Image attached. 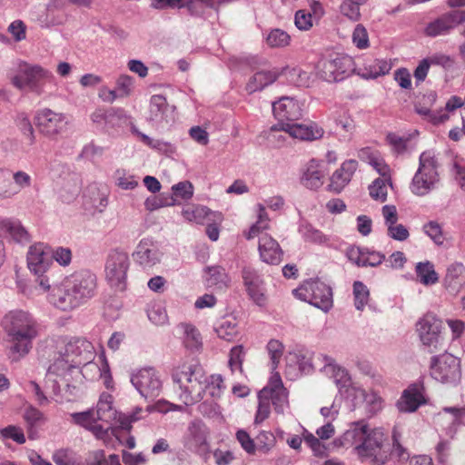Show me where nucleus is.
I'll list each match as a JSON object with an SVG mask.
<instances>
[{
	"label": "nucleus",
	"instance_id": "nucleus-1",
	"mask_svg": "<svg viewBox=\"0 0 465 465\" xmlns=\"http://www.w3.org/2000/svg\"><path fill=\"white\" fill-rule=\"evenodd\" d=\"M97 277L89 270L77 271L66 276L48 291L47 300L55 308L71 312L86 303L96 293Z\"/></svg>",
	"mask_w": 465,
	"mask_h": 465
},
{
	"label": "nucleus",
	"instance_id": "nucleus-2",
	"mask_svg": "<svg viewBox=\"0 0 465 465\" xmlns=\"http://www.w3.org/2000/svg\"><path fill=\"white\" fill-rule=\"evenodd\" d=\"M385 435L381 428L371 429L364 420L353 421L339 438L334 440L337 447H353L361 459H371L377 464H384L387 455L382 451Z\"/></svg>",
	"mask_w": 465,
	"mask_h": 465
},
{
	"label": "nucleus",
	"instance_id": "nucleus-3",
	"mask_svg": "<svg viewBox=\"0 0 465 465\" xmlns=\"http://www.w3.org/2000/svg\"><path fill=\"white\" fill-rule=\"evenodd\" d=\"M2 327L6 333L8 358L11 361H19L33 348V341L38 336V323L27 311L13 310L2 320Z\"/></svg>",
	"mask_w": 465,
	"mask_h": 465
},
{
	"label": "nucleus",
	"instance_id": "nucleus-4",
	"mask_svg": "<svg viewBox=\"0 0 465 465\" xmlns=\"http://www.w3.org/2000/svg\"><path fill=\"white\" fill-rule=\"evenodd\" d=\"M94 345L84 338H58L55 341L53 363L48 368V374L64 376L73 368L90 363L94 359Z\"/></svg>",
	"mask_w": 465,
	"mask_h": 465
},
{
	"label": "nucleus",
	"instance_id": "nucleus-5",
	"mask_svg": "<svg viewBox=\"0 0 465 465\" xmlns=\"http://www.w3.org/2000/svg\"><path fill=\"white\" fill-rule=\"evenodd\" d=\"M27 267L35 276V286L27 284L25 282H17L19 292L27 297H34L42 292H48L52 285L48 276V270L52 266V252L49 246L43 242L30 246L27 252Z\"/></svg>",
	"mask_w": 465,
	"mask_h": 465
},
{
	"label": "nucleus",
	"instance_id": "nucleus-6",
	"mask_svg": "<svg viewBox=\"0 0 465 465\" xmlns=\"http://www.w3.org/2000/svg\"><path fill=\"white\" fill-rule=\"evenodd\" d=\"M7 75L14 87L37 96L45 94L54 84V77L49 70L24 61L15 63Z\"/></svg>",
	"mask_w": 465,
	"mask_h": 465
},
{
	"label": "nucleus",
	"instance_id": "nucleus-7",
	"mask_svg": "<svg viewBox=\"0 0 465 465\" xmlns=\"http://www.w3.org/2000/svg\"><path fill=\"white\" fill-rule=\"evenodd\" d=\"M174 391L185 405H193L205 396V374L200 366L183 364L172 374Z\"/></svg>",
	"mask_w": 465,
	"mask_h": 465
},
{
	"label": "nucleus",
	"instance_id": "nucleus-8",
	"mask_svg": "<svg viewBox=\"0 0 465 465\" xmlns=\"http://www.w3.org/2000/svg\"><path fill=\"white\" fill-rule=\"evenodd\" d=\"M419 160V168L412 178L410 188L415 195L424 196L433 190L440 181L439 163L432 151L423 152Z\"/></svg>",
	"mask_w": 465,
	"mask_h": 465
},
{
	"label": "nucleus",
	"instance_id": "nucleus-9",
	"mask_svg": "<svg viewBox=\"0 0 465 465\" xmlns=\"http://www.w3.org/2000/svg\"><path fill=\"white\" fill-rule=\"evenodd\" d=\"M294 296L327 312L333 306L331 288L320 280L310 279L292 291Z\"/></svg>",
	"mask_w": 465,
	"mask_h": 465
},
{
	"label": "nucleus",
	"instance_id": "nucleus-10",
	"mask_svg": "<svg viewBox=\"0 0 465 465\" xmlns=\"http://www.w3.org/2000/svg\"><path fill=\"white\" fill-rule=\"evenodd\" d=\"M430 373L433 380L446 385L456 386L461 379L460 361L450 353L433 356Z\"/></svg>",
	"mask_w": 465,
	"mask_h": 465
},
{
	"label": "nucleus",
	"instance_id": "nucleus-11",
	"mask_svg": "<svg viewBox=\"0 0 465 465\" xmlns=\"http://www.w3.org/2000/svg\"><path fill=\"white\" fill-rule=\"evenodd\" d=\"M354 69L352 58L346 54H331L318 64L319 76L326 82H340L348 77Z\"/></svg>",
	"mask_w": 465,
	"mask_h": 465
},
{
	"label": "nucleus",
	"instance_id": "nucleus-12",
	"mask_svg": "<svg viewBox=\"0 0 465 465\" xmlns=\"http://www.w3.org/2000/svg\"><path fill=\"white\" fill-rule=\"evenodd\" d=\"M129 266L130 260L126 252L112 251L105 262V278L109 284L123 291L125 288Z\"/></svg>",
	"mask_w": 465,
	"mask_h": 465
},
{
	"label": "nucleus",
	"instance_id": "nucleus-13",
	"mask_svg": "<svg viewBox=\"0 0 465 465\" xmlns=\"http://www.w3.org/2000/svg\"><path fill=\"white\" fill-rule=\"evenodd\" d=\"M441 321L433 314H426L417 323V331L420 341L430 352L443 349V340L440 335Z\"/></svg>",
	"mask_w": 465,
	"mask_h": 465
},
{
	"label": "nucleus",
	"instance_id": "nucleus-14",
	"mask_svg": "<svg viewBox=\"0 0 465 465\" xmlns=\"http://www.w3.org/2000/svg\"><path fill=\"white\" fill-rule=\"evenodd\" d=\"M131 382L145 399H153L160 395L163 382L158 371L152 367L143 368L131 376Z\"/></svg>",
	"mask_w": 465,
	"mask_h": 465
},
{
	"label": "nucleus",
	"instance_id": "nucleus-15",
	"mask_svg": "<svg viewBox=\"0 0 465 465\" xmlns=\"http://www.w3.org/2000/svg\"><path fill=\"white\" fill-rule=\"evenodd\" d=\"M313 361L314 364H317V361H321L323 364L322 367L320 368V371L332 379L340 390L345 389L348 397L350 389L351 387H357L351 383L347 370L338 365L331 357L325 354H319Z\"/></svg>",
	"mask_w": 465,
	"mask_h": 465
},
{
	"label": "nucleus",
	"instance_id": "nucleus-16",
	"mask_svg": "<svg viewBox=\"0 0 465 465\" xmlns=\"http://www.w3.org/2000/svg\"><path fill=\"white\" fill-rule=\"evenodd\" d=\"M209 429L201 420H193L183 438L185 449L193 452L204 451L208 447Z\"/></svg>",
	"mask_w": 465,
	"mask_h": 465
},
{
	"label": "nucleus",
	"instance_id": "nucleus-17",
	"mask_svg": "<svg viewBox=\"0 0 465 465\" xmlns=\"http://www.w3.org/2000/svg\"><path fill=\"white\" fill-rule=\"evenodd\" d=\"M242 276L250 299L258 306H264L267 297L262 276L251 267H244L242 272Z\"/></svg>",
	"mask_w": 465,
	"mask_h": 465
},
{
	"label": "nucleus",
	"instance_id": "nucleus-18",
	"mask_svg": "<svg viewBox=\"0 0 465 465\" xmlns=\"http://www.w3.org/2000/svg\"><path fill=\"white\" fill-rule=\"evenodd\" d=\"M427 403L425 389L422 383H412L401 393L396 402L400 412H415L420 406Z\"/></svg>",
	"mask_w": 465,
	"mask_h": 465
},
{
	"label": "nucleus",
	"instance_id": "nucleus-19",
	"mask_svg": "<svg viewBox=\"0 0 465 465\" xmlns=\"http://www.w3.org/2000/svg\"><path fill=\"white\" fill-rule=\"evenodd\" d=\"M68 124L65 114L44 109L37 114L36 124L42 134L54 136L63 132Z\"/></svg>",
	"mask_w": 465,
	"mask_h": 465
},
{
	"label": "nucleus",
	"instance_id": "nucleus-20",
	"mask_svg": "<svg viewBox=\"0 0 465 465\" xmlns=\"http://www.w3.org/2000/svg\"><path fill=\"white\" fill-rule=\"evenodd\" d=\"M272 113L278 123H292L302 116V104L296 99L283 96L273 102Z\"/></svg>",
	"mask_w": 465,
	"mask_h": 465
},
{
	"label": "nucleus",
	"instance_id": "nucleus-21",
	"mask_svg": "<svg viewBox=\"0 0 465 465\" xmlns=\"http://www.w3.org/2000/svg\"><path fill=\"white\" fill-rule=\"evenodd\" d=\"M465 22V11L454 10L430 22L425 34L430 37L447 35L456 25Z\"/></svg>",
	"mask_w": 465,
	"mask_h": 465
},
{
	"label": "nucleus",
	"instance_id": "nucleus-22",
	"mask_svg": "<svg viewBox=\"0 0 465 465\" xmlns=\"http://www.w3.org/2000/svg\"><path fill=\"white\" fill-rule=\"evenodd\" d=\"M280 128L288 134V137L302 141H314L322 137L324 131L317 124L280 123Z\"/></svg>",
	"mask_w": 465,
	"mask_h": 465
},
{
	"label": "nucleus",
	"instance_id": "nucleus-23",
	"mask_svg": "<svg viewBox=\"0 0 465 465\" xmlns=\"http://www.w3.org/2000/svg\"><path fill=\"white\" fill-rule=\"evenodd\" d=\"M158 246L149 239H143L133 253L134 260L143 269H150L158 264L162 259Z\"/></svg>",
	"mask_w": 465,
	"mask_h": 465
},
{
	"label": "nucleus",
	"instance_id": "nucleus-24",
	"mask_svg": "<svg viewBox=\"0 0 465 465\" xmlns=\"http://www.w3.org/2000/svg\"><path fill=\"white\" fill-rule=\"evenodd\" d=\"M13 180L15 186L8 179L5 170L0 169V198H11L17 194L22 189L31 186V176L23 171H17L13 174Z\"/></svg>",
	"mask_w": 465,
	"mask_h": 465
},
{
	"label": "nucleus",
	"instance_id": "nucleus-25",
	"mask_svg": "<svg viewBox=\"0 0 465 465\" xmlns=\"http://www.w3.org/2000/svg\"><path fill=\"white\" fill-rule=\"evenodd\" d=\"M72 421L93 433L95 438L104 440L108 436L107 427L101 423L96 415L94 409H89L81 412H74L70 414Z\"/></svg>",
	"mask_w": 465,
	"mask_h": 465
},
{
	"label": "nucleus",
	"instance_id": "nucleus-26",
	"mask_svg": "<svg viewBox=\"0 0 465 465\" xmlns=\"http://www.w3.org/2000/svg\"><path fill=\"white\" fill-rule=\"evenodd\" d=\"M325 175L324 164L320 161L312 159L302 170L301 183L310 190H317L323 184Z\"/></svg>",
	"mask_w": 465,
	"mask_h": 465
},
{
	"label": "nucleus",
	"instance_id": "nucleus-27",
	"mask_svg": "<svg viewBox=\"0 0 465 465\" xmlns=\"http://www.w3.org/2000/svg\"><path fill=\"white\" fill-rule=\"evenodd\" d=\"M258 250L262 262L268 264H279L282 262V250L278 242L268 233L259 236Z\"/></svg>",
	"mask_w": 465,
	"mask_h": 465
},
{
	"label": "nucleus",
	"instance_id": "nucleus-28",
	"mask_svg": "<svg viewBox=\"0 0 465 465\" xmlns=\"http://www.w3.org/2000/svg\"><path fill=\"white\" fill-rule=\"evenodd\" d=\"M94 414L98 420L107 427V432L112 429L114 421L119 420L118 412L113 406V397L107 392H104L100 395L96 408L94 409Z\"/></svg>",
	"mask_w": 465,
	"mask_h": 465
},
{
	"label": "nucleus",
	"instance_id": "nucleus-29",
	"mask_svg": "<svg viewBox=\"0 0 465 465\" xmlns=\"http://www.w3.org/2000/svg\"><path fill=\"white\" fill-rule=\"evenodd\" d=\"M438 417L442 421L448 423L445 427V433L450 439L456 435L458 429L465 422V408L445 407Z\"/></svg>",
	"mask_w": 465,
	"mask_h": 465
},
{
	"label": "nucleus",
	"instance_id": "nucleus-30",
	"mask_svg": "<svg viewBox=\"0 0 465 465\" xmlns=\"http://www.w3.org/2000/svg\"><path fill=\"white\" fill-rule=\"evenodd\" d=\"M349 397L356 401L355 405L359 401H362L370 416L375 415L382 408V399L376 392L366 391L364 389L358 386L350 389Z\"/></svg>",
	"mask_w": 465,
	"mask_h": 465
},
{
	"label": "nucleus",
	"instance_id": "nucleus-31",
	"mask_svg": "<svg viewBox=\"0 0 465 465\" xmlns=\"http://www.w3.org/2000/svg\"><path fill=\"white\" fill-rule=\"evenodd\" d=\"M357 167L358 162L356 160L345 161L341 168L333 173L329 184L330 190L337 193H341L351 181Z\"/></svg>",
	"mask_w": 465,
	"mask_h": 465
},
{
	"label": "nucleus",
	"instance_id": "nucleus-32",
	"mask_svg": "<svg viewBox=\"0 0 465 465\" xmlns=\"http://www.w3.org/2000/svg\"><path fill=\"white\" fill-rule=\"evenodd\" d=\"M203 279L207 288L223 290L229 287L231 278L225 269L220 265L207 266L203 269Z\"/></svg>",
	"mask_w": 465,
	"mask_h": 465
},
{
	"label": "nucleus",
	"instance_id": "nucleus-33",
	"mask_svg": "<svg viewBox=\"0 0 465 465\" xmlns=\"http://www.w3.org/2000/svg\"><path fill=\"white\" fill-rule=\"evenodd\" d=\"M298 232L306 242L328 247L331 246V237L324 234L322 231L306 221H302L299 223Z\"/></svg>",
	"mask_w": 465,
	"mask_h": 465
},
{
	"label": "nucleus",
	"instance_id": "nucleus-34",
	"mask_svg": "<svg viewBox=\"0 0 465 465\" xmlns=\"http://www.w3.org/2000/svg\"><path fill=\"white\" fill-rule=\"evenodd\" d=\"M278 77L279 72L276 69L258 71L246 84V91L250 94L262 91L266 86L274 83Z\"/></svg>",
	"mask_w": 465,
	"mask_h": 465
},
{
	"label": "nucleus",
	"instance_id": "nucleus-35",
	"mask_svg": "<svg viewBox=\"0 0 465 465\" xmlns=\"http://www.w3.org/2000/svg\"><path fill=\"white\" fill-rule=\"evenodd\" d=\"M150 120L161 124L168 123L171 112L166 98L161 94H154L150 99Z\"/></svg>",
	"mask_w": 465,
	"mask_h": 465
},
{
	"label": "nucleus",
	"instance_id": "nucleus-36",
	"mask_svg": "<svg viewBox=\"0 0 465 465\" xmlns=\"http://www.w3.org/2000/svg\"><path fill=\"white\" fill-rule=\"evenodd\" d=\"M214 331L220 339L232 341L238 335L237 320L232 316H225L218 320L214 324Z\"/></svg>",
	"mask_w": 465,
	"mask_h": 465
},
{
	"label": "nucleus",
	"instance_id": "nucleus-37",
	"mask_svg": "<svg viewBox=\"0 0 465 465\" xmlns=\"http://www.w3.org/2000/svg\"><path fill=\"white\" fill-rule=\"evenodd\" d=\"M223 0H152V6L163 9L167 6L183 7L187 5L192 8L199 4H204L212 8H218Z\"/></svg>",
	"mask_w": 465,
	"mask_h": 465
},
{
	"label": "nucleus",
	"instance_id": "nucleus-38",
	"mask_svg": "<svg viewBox=\"0 0 465 465\" xmlns=\"http://www.w3.org/2000/svg\"><path fill=\"white\" fill-rule=\"evenodd\" d=\"M0 227L16 242L25 243L29 241V233L18 220L5 219L0 223Z\"/></svg>",
	"mask_w": 465,
	"mask_h": 465
},
{
	"label": "nucleus",
	"instance_id": "nucleus-39",
	"mask_svg": "<svg viewBox=\"0 0 465 465\" xmlns=\"http://www.w3.org/2000/svg\"><path fill=\"white\" fill-rule=\"evenodd\" d=\"M391 69V65L386 60L375 59L365 63L360 75L364 79H375L379 76L387 74Z\"/></svg>",
	"mask_w": 465,
	"mask_h": 465
},
{
	"label": "nucleus",
	"instance_id": "nucleus-40",
	"mask_svg": "<svg viewBox=\"0 0 465 465\" xmlns=\"http://www.w3.org/2000/svg\"><path fill=\"white\" fill-rule=\"evenodd\" d=\"M130 123V117L122 108L107 109V119L104 130L106 132L117 131Z\"/></svg>",
	"mask_w": 465,
	"mask_h": 465
},
{
	"label": "nucleus",
	"instance_id": "nucleus-41",
	"mask_svg": "<svg viewBox=\"0 0 465 465\" xmlns=\"http://www.w3.org/2000/svg\"><path fill=\"white\" fill-rule=\"evenodd\" d=\"M180 329L183 332V343L186 349L196 351L202 348L203 341L200 331L190 323H181Z\"/></svg>",
	"mask_w": 465,
	"mask_h": 465
},
{
	"label": "nucleus",
	"instance_id": "nucleus-42",
	"mask_svg": "<svg viewBox=\"0 0 465 465\" xmlns=\"http://www.w3.org/2000/svg\"><path fill=\"white\" fill-rule=\"evenodd\" d=\"M155 410L156 407L153 405H148L146 408L136 407L131 413L119 416L121 427L124 430H129L132 423L145 419Z\"/></svg>",
	"mask_w": 465,
	"mask_h": 465
},
{
	"label": "nucleus",
	"instance_id": "nucleus-43",
	"mask_svg": "<svg viewBox=\"0 0 465 465\" xmlns=\"http://www.w3.org/2000/svg\"><path fill=\"white\" fill-rule=\"evenodd\" d=\"M416 273L420 282L424 285H432L438 282L439 277L434 270V265L430 262H418L416 265Z\"/></svg>",
	"mask_w": 465,
	"mask_h": 465
},
{
	"label": "nucleus",
	"instance_id": "nucleus-44",
	"mask_svg": "<svg viewBox=\"0 0 465 465\" xmlns=\"http://www.w3.org/2000/svg\"><path fill=\"white\" fill-rule=\"evenodd\" d=\"M269 228V218L265 211V206L258 204V221L250 228L246 234L248 240L264 233L263 231Z\"/></svg>",
	"mask_w": 465,
	"mask_h": 465
},
{
	"label": "nucleus",
	"instance_id": "nucleus-45",
	"mask_svg": "<svg viewBox=\"0 0 465 465\" xmlns=\"http://www.w3.org/2000/svg\"><path fill=\"white\" fill-rule=\"evenodd\" d=\"M85 465H121V463L118 455L112 454L106 459L104 450H96L89 452L85 459Z\"/></svg>",
	"mask_w": 465,
	"mask_h": 465
},
{
	"label": "nucleus",
	"instance_id": "nucleus-46",
	"mask_svg": "<svg viewBox=\"0 0 465 465\" xmlns=\"http://www.w3.org/2000/svg\"><path fill=\"white\" fill-rule=\"evenodd\" d=\"M391 185V178H378L369 186L370 195L372 199L381 203L387 200L388 186Z\"/></svg>",
	"mask_w": 465,
	"mask_h": 465
},
{
	"label": "nucleus",
	"instance_id": "nucleus-47",
	"mask_svg": "<svg viewBox=\"0 0 465 465\" xmlns=\"http://www.w3.org/2000/svg\"><path fill=\"white\" fill-rule=\"evenodd\" d=\"M210 213L205 206L187 205L183 209L182 214L189 222L203 223Z\"/></svg>",
	"mask_w": 465,
	"mask_h": 465
},
{
	"label": "nucleus",
	"instance_id": "nucleus-48",
	"mask_svg": "<svg viewBox=\"0 0 465 465\" xmlns=\"http://www.w3.org/2000/svg\"><path fill=\"white\" fill-rule=\"evenodd\" d=\"M255 441V452L258 451L262 454L269 453L276 444V438L271 431L262 430L256 438Z\"/></svg>",
	"mask_w": 465,
	"mask_h": 465
},
{
	"label": "nucleus",
	"instance_id": "nucleus-49",
	"mask_svg": "<svg viewBox=\"0 0 465 465\" xmlns=\"http://www.w3.org/2000/svg\"><path fill=\"white\" fill-rule=\"evenodd\" d=\"M147 317L149 321L155 325H164L168 322V316L163 304L153 302L148 304Z\"/></svg>",
	"mask_w": 465,
	"mask_h": 465
},
{
	"label": "nucleus",
	"instance_id": "nucleus-50",
	"mask_svg": "<svg viewBox=\"0 0 465 465\" xmlns=\"http://www.w3.org/2000/svg\"><path fill=\"white\" fill-rule=\"evenodd\" d=\"M288 81L299 87H308L312 83V75L310 73L301 68H292L286 71Z\"/></svg>",
	"mask_w": 465,
	"mask_h": 465
},
{
	"label": "nucleus",
	"instance_id": "nucleus-51",
	"mask_svg": "<svg viewBox=\"0 0 465 465\" xmlns=\"http://www.w3.org/2000/svg\"><path fill=\"white\" fill-rule=\"evenodd\" d=\"M354 306L358 311H362L369 302L370 292L368 287L361 282L356 281L353 283Z\"/></svg>",
	"mask_w": 465,
	"mask_h": 465
},
{
	"label": "nucleus",
	"instance_id": "nucleus-52",
	"mask_svg": "<svg viewBox=\"0 0 465 465\" xmlns=\"http://www.w3.org/2000/svg\"><path fill=\"white\" fill-rule=\"evenodd\" d=\"M64 3L62 0H54L46 6V15L44 20H41L42 26L49 27L63 23V18L54 17V11L63 9Z\"/></svg>",
	"mask_w": 465,
	"mask_h": 465
},
{
	"label": "nucleus",
	"instance_id": "nucleus-53",
	"mask_svg": "<svg viewBox=\"0 0 465 465\" xmlns=\"http://www.w3.org/2000/svg\"><path fill=\"white\" fill-rule=\"evenodd\" d=\"M415 111L417 114L423 116L424 119L428 120L434 125L446 122L450 117L449 114L443 110L431 111L428 108L415 105Z\"/></svg>",
	"mask_w": 465,
	"mask_h": 465
},
{
	"label": "nucleus",
	"instance_id": "nucleus-54",
	"mask_svg": "<svg viewBox=\"0 0 465 465\" xmlns=\"http://www.w3.org/2000/svg\"><path fill=\"white\" fill-rule=\"evenodd\" d=\"M465 272V268L461 263H452L447 269V273L445 277L446 283L450 287H456V285H460L463 281V274Z\"/></svg>",
	"mask_w": 465,
	"mask_h": 465
},
{
	"label": "nucleus",
	"instance_id": "nucleus-55",
	"mask_svg": "<svg viewBox=\"0 0 465 465\" xmlns=\"http://www.w3.org/2000/svg\"><path fill=\"white\" fill-rule=\"evenodd\" d=\"M259 405L255 415L254 422L256 424L262 423L265 420L270 414V401L268 399L267 388L262 389L259 393Z\"/></svg>",
	"mask_w": 465,
	"mask_h": 465
},
{
	"label": "nucleus",
	"instance_id": "nucleus-56",
	"mask_svg": "<svg viewBox=\"0 0 465 465\" xmlns=\"http://www.w3.org/2000/svg\"><path fill=\"white\" fill-rule=\"evenodd\" d=\"M244 356L245 351L242 345L234 346L231 349L228 364L232 373H234L236 371H239L240 373L242 372Z\"/></svg>",
	"mask_w": 465,
	"mask_h": 465
},
{
	"label": "nucleus",
	"instance_id": "nucleus-57",
	"mask_svg": "<svg viewBox=\"0 0 465 465\" xmlns=\"http://www.w3.org/2000/svg\"><path fill=\"white\" fill-rule=\"evenodd\" d=\"M15 123L23 134L28 139L29 143L33 144L35 141V136L28 115L25 113H18L15 117Z\"/></svg>",
	"mask_w": 465,
	"mask_h": 465
},
{
	"label": "nucleus",
	"instance_id": "nucleus-58",
	"mask_svg": "<svg viewBox=\"0 0 465 465\" xmlns=\"http://www.w3.org/2000/svg\"><path fill=\"white\" fill-rule=\"evenodd\" d=\"M423 232L428 235L435 244L442 245L444 242V236L442 228L436 221H430L422 227Z\"/></svg>",
	"mask_w": 465,
	"mask_h": 465
},
{
	"label": "nucleus",
	"instance_id": "nucleus-59",
	"mask_svg": "<svg viewBox=\"0 0 465 465\" xmlns=\"http://www.w3.org/2000/svg\"><path fill=\"white\" fill-rule=\"evenodd\" d=\"M284 350L283 344L278 340H271L267 344V351L271 359V369L275 371Z\"/></svg>",
	"mask_w": 465,
	"mask_h": 465
},
{
	"label": "nucleus",
	"instance_id": "nucleus-60",
	"mask_svg": "<svg viewBox=\"0 0 465 465\" xmlns=\"http://www.w3.org/2000/svg\"><path fill=\"white\" fill-rule=\"evenodd\" d=\"M271 397L274 410L278 413H283L285 407L288 405V392L286 389L268 391V398Z\"/></svg>",
	"mask_w": 465,
	"mask_h": 465
},
{
	"label": "nucleus",
	"instance_id": "nucleus-61",
	"mask_svg": "<svg viewBox=\"0 0 465 465\" xmlns=\"http://www.w3.org/2000/svg\"><path fill=\"white\" fill-rule=\"evenodd\" d=\"M290 35L283 30L273 29L266 38L268 45L271 47H284L290 43Z\"/></svg>",
	"mask_w": 465,
	"mask_h": 465
},
{
	"label": "nucleus",
	"instance_id": "nucleus-62",
	"mask_svg": "<svg viewBox=\"0 0 465 465\" xmlns=\"http://www.w3.org/2000/svg\"><path fill=\"white\" fill-rule=\"evenodd\" d=\"M302 437L305 443L312 449L314 455L322 456L325 452L324 445L320 441L319 437H315L312 433L309 432L306 429L302 428Z\"/></svg>",
	"mask_w": 465,
	"mask_h": 465
},
{
	"label": "nucleus",
	"instance_id": "nucleus-63",
	"mask_svg": "<svg viewBox=\"0 0 465 465\" xmlns=\"http://www.w3.org/2000/svg\"><path fill=\"white\" fill-rule=\"evenodd\" d=\"M363 258H361V267H375L381 264L384 259L385 255L375 251H370L369 249H363Z\"/></svg>",
	"mask_w": 465,
	"mask_h": 465
},
{
	"label": "nucleus",
	"instance_id": "nucleus-64",
	"mask_svg": "<svg viewBox=\"0 0 465 465\" xmlns=\"http://www.w3.org/2000/svg\"><path fill=\"white\" fill-rule=\"evenodd\" d=\"M387 235L399 242H404L410 237L407 227L401 223H394L387 228Z\"/></svg>",
	"mask_w": 465,
	"mask_h": 465
}]
</instances>
